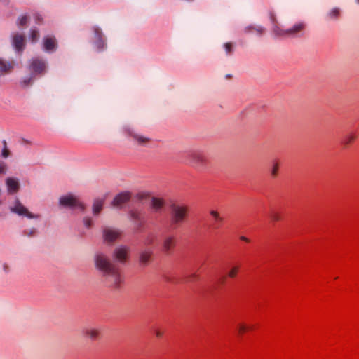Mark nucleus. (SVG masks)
Returning <instances> with one entry per match:
<instances>
[{"instance_id": "ea45409f", "label": "nucleus", "mask_w": 359, "mask_h": 359, "mask_svg": "<svg viewBox=\"0 0 359 359\" xmlns=\"http://www.w3.org/2000/svg\"><path fill=\"white\" fill-rule=\"evenodd\" d=\"M32 79H25L22 81L24 86H27L30 83Z\"/></svg>"}, {"instance_id": "ddd939ff", "label": "nucleus", "mask_w": 359, "mask_h": 359, "mask_svg": "<svg viewBox=\"0 0 359 359\" xmlns=\"http://www.w3.org/2000/svg\"><path fill=\"white\" fill-rule=\"evenodd\" d=\"M114 257L121 262H125L128 257V249L125 247L118 248L114 252Z\"/></svg>"}, {"instance_id": "7ed1b4c3", "label": "nucleus", "mask_w": 359, "mask_h": 359, "mask_svg": "<svg viewBox=\"0 0 359 359\" xmlns=\"http://www.w3.org/2000/svg\"><path fill=\"white\" fill-rule=\"evenodd\" d=\"M185 161L196 168H203L208 164L206 156L198 151H191L186 154Z\"/></svg>"}, {"instance_id": "4c0bfd02", "label": "nucleus", "mask_w": 359, "mask_h": 359, "mask_svg": "<svg viewBox=\"0 0 359 359\" xmlns=\"http://www.w3.org/2000/svg\"><path fill=\"white\" fill-rule=\"evenodd\" d=\"M34 18H35V21L36 23L41 22V16L39 14H38V13L35 14Z\"/></svg>"}, {"instance_id": "f8f14e48", "label": "nucleus", "mask_w": 359, "mask_h": 359, "mask_svg": "<svg viewBox=\"0 0 359 359\" xmlns=\"http://www.w3.org/2000/svg\"><path fill=\"white\" fill-rule=\"evenodd\" d=\"M13 44L17 51H22L25 46L24 36L22 34H15L13 39Z\"/></svg>"}, {"instance_id": "412c9836", "label": "nucleus", "mask_w": 359, "mask_h": 359, "mask_svg": "<svg viewBox=\"0 0 359 359\" xmlns=\"http://www.w3.org/2000/svg\"><path fill=\"white\" fill-rule=\"evenodd\" d=\"M240 268L241 265L239 264L233 265L227 273L228 277L230 278H236L240 271Z\"/></svg>"}, {"instance_id": "79ce46f5", "label": "nucleus", "mask_w": 359, "mask_h": 359, "mask_svg": "<svg viewBox=\"0 0 359 359\" xmlns=\"http://www.w3.org/2000/svg\"><path fill=\"white\" fill-rule=\"evenodd\" d=\"M35 230H32L30 233H28V236H31L34 233Z\"/></svg>"}, {"instance_id": "b1692460", "label": "nucleus", "mask_w": 359, "mask_h": 359, "mask_svg": "<svg viewBox=\"0 0 359 359\" xmlns=\"http://www.w3.org/2000/svg\"><path fill=\"white\" fill-rule=\"evenodd\" d=\"M132 137L134 138L135 140L137 141V142L139 144H144L149 142V139L147 137H145L141 135L138 134H132Z\"/></svg>"}, {"instance_id": "4468645a", "label": "nucleus", "mask_w": 359, "mask_h": 359, "mask_svg": "<svg viewBox=\"0 0 359 359\" xmlns=\"http://www.w3.org/2000/svg\"><path fill=\"white\" fill-rule=\"evenodd\" d=\"M8 191L10 194L15 193L18 191L20 185L18 181L14 178H8L6 180Z\"/></svg>"}, {"instance_id": "4be33fe9", "label": "nucleus", "mask_w": 359, "mask_h": 359, "mask_svg": "<svg viewBox=\"0 0 359 359\" xmlns=\"http://www.w3.org/2000/svg\"><path fill=\"white\" fill-rule=\"evenodd\" d=\"M164 205V202L162 199L158 198H152L151 199V207L156 211L159 210L162 208Z\"/></svg>"}, {"instance_id": "72a5a7b5", "label": "nucleus", "mask_w": 359, "mask_h": 359, "mask_svg": "<svg viewBox=\"0 0 359 359\" xmlns=\"http://www.w3.org/2000/svg\"><path fill=\"white\" fill-rule=\"evenodd\" d=\"M224 48H225V50L227 52V53H230L232 50V45L230 43H226L224 45Z\"/></svg>"}, {"instance_id": "f257e3e1", "label": "nucleus", "mask_w": 359, "mask_h": 359, "mask_svg": "<svg viewBox=\"0 0 359 359\" xmlns=\"http://www.w3.org/2000/svg\"><path fill=\"white\" fill-rule=\"evenodd\" d=\"M96 268L102 273L104 284L111 288L116 289L123 283L120 269L112 264L103 253H97L95 257Z\"/></svg>"}, {"instance_id": "393cba45", "label": "nucleus", "mask_w": 359, "mask_h": 359, "mask_svg": "<svg viewBox=\"0 0 359 359\" xmlns=\"http://www.w3.org/2000/svg\"><path fill=\"white\" fill-rule=\"evenodd\" d=\"M237 328H238V332L239 334H243L245 332L251 330L252 329V327L248 325L245 323H239L238 325Z\"/></svg>"}, {"instance_id": "c03bdc74", "label": "nucleus", "mask_w": 359, "mask_h": 359, "mask_svg": "<svg viewBox=\"0 0 359 359\" xmlns=\"http://www.w3.org/2000/svg\"><path fill=\"white\" fill-rule=\"evenodd\" d=\"M357 1L359 3V0H357Z\"/></svg>"}, {"instance_id": "6ab92c4d", "label": "nucleus", "mask_w": 359, "mask_h": 359, "mask_svg": "<svg viewBox=\"0 0 359 359\" xmlns=\"http://www.w3.org/2000/svg\"><path fill=\"white\" fill-rule=\"evenodd\" d=\"M210 215L215 221V227H218L219 224L223 222V217L217 211L213 210L210 212Z\"/></svg>"}, {"instance_id": "2eb2a0df", "label": "nucleus", "mask_w": 359, "mask_h": 359, "mask_svg": "<svg viewBox=\"0 0 359 359\" xmlns=\"http://www.w3.org/2000/svg\"><path fill=\"white\" fill-rule=\"evenodd\" d=\"M44 49L47 51L53 50L56 47V41L53 37L47 36L43 40Z\"/></svg>"}, {"instance_id": "37998d69", "label": "nucleus", "mask_w": 359, "mask_h": 359, "mask_svg": "<svg viewBox=\"0 0 359 359\" xmlns=\"http://www.w3.org/2000/svg\"><path fill=\"white\" fill-rule=\"evenodd\" d=\"M258 31H259L260 33H262L263 29H262V28H260Z\"/></svg>"}, {"instance_id": "cd10ccee", "label": "nucleus", "mask_w": 359, "mask_h": 359, "mask_svg": "<svg viewBox=\"0 0 359 359\" xmlns=\"http://www.w3.org/2000/svg\"><path fill=\"white\" fill-rule=\"evenodd\" d=\"M271 219L273 222H278L281 219V215L277 212H273L271 215Z\"/></svg>"}, {"instance_id": "7c9ffc66", "label": "nucleus", "mask_w": 359, "mask_h": 359, "mask_svg": "<svg viewBox=\"0 0 359 359\" xmlns=\"http://www.w3.org/2000/svg\"><path fill=\"white\" fill-rule=\"evenodd\" d=\"M94 32H95V34L96 38L98 40H100V42L102 43L103 41H102V32H101V30L98 27H95L94 28Z\"/></svg>"}, {"instance_id": "6e6552de", "label": "nucleus", "mask_w": 359, "mask_h": 359, "mask_svg": "<svg viewBox=\"0 0 359 359\" xmlns=\"http://www.w3.org/2000/svg\"><path fill=\"white\" fill-rule=\"evenodd\" d=\"M30 69L36 74H42L46 69V64L42 60L34 59L30 64Z\"/></svg>"}, {"instance_id": "bb28decb", "label": "nucleus", "mask_w": 359, "mask_h": 359, "mask_svg": "<svg viewBox=\"0 0 359 359\" xmlns=\"http://www.w3.org/2000/svg\"><path fill=\"white\" fill-rule=\"evenodd\" d=\"M39 38V33L36 29H32L30 34V40L32 42H35Z\"/></svg>"}, {"instance_id": "a878e982", "label": "nucleus", "mask_w": 359, "mask_h": 359, "mask_svg": "<svg viewBox=\"0 0 359 359\" xmlns=\"http://www.w3.org/2000/svg\"><path fill=\"white\" fill-rule=\"evenodd\" d=\"M340 11L338 8H333L329 13L328 17L330 19H336L339 16Z\"/></svg>"}, {"instance_id": "f03ea898", "label": "nucleus", "mask_w": 359, "mask_h": 359, "mask_svg": "<svg viewBox=\"0 0 359 359\" xmlns=\"http://www.w3.org/2000/svg\"><path fill=\"white\" fill-rule=\"evenodd\" d=\"M189 208L184 204H172L170 207V220L172 225L183 223L188 215Z\"/></svg>"}, {"instance_id": "0eeeda50", "label": "nucleus", "mask_w": 359, "mask_h": 359, "mask_svg": "<svg viewBox=\"0 0 359 359\" xmlns=\"http://www.w3.org/2000/svg\"><path fill=\"white\" fill-rule=\"evenodd\" d=\"M130 193L128 191L122 192L118 194L112 201V206L121 208L130 198Z\"/></svg>"}, {"instance_id": "423d86ee", "label": "nucleus", "mask_w": 359, "mask_h": 359, "mask_svg": "<svg viewBox=\"0 0 359 359\" xmlns=\"http://www.w3.org/2000/svg\"><path fill=\"white\" fill-rule=\"evenodd\" d=\"M11 210L19 215L26 216L29 218L37 217L36 215H34L29 212V210L18 201H16L15 205L11 208Z\"/></svg>"}, {"instance_id": "58836bf2", "label": "nucleus", "mask_w": 359, "mask_h": 359, "mask_svg": "<svg viewBox=\"0 0 359 359\" xmlns=\"http://www.w3.org/2000/svg\"><path fill=\"white\" fill-rule=\"evenodd\" d=\"M240 240H241L243 241H245L246 243H250V240L248 238H247V237H245L244 236H241L240 237Z\"/></svg>"}, {"instance_id": "c756f323", "label": "nucleus", "mask_w": 359, "mask_h": 359, "mask_svg": "<svg viewBox=\"0 0 359 359\" xmlns=\"http://www.w3.org/2000/svg\"><path fill=\"white\" fill-rule=\"evenodd\" d=\"M130 215L133 219H135L137 221L141 220V214L136 210L132 211Z\"/></svg>"}, {"instance_id": "dca6fc26", "label": "nucleus", "mask_w": 359, "mask_h": 359, "mask_svg": "<svg viewBox=\"0 0 359 359\" xmlns=\"http://www.w3.org/2000/svg\"><path fill=\"white\" fill-rule=\"evenodd\" d=\"M83 332L85 336L93 340L97 339L100 336V330L94 327L86 328L83 330Z\"/></svg>"}, {"instance_id": "a211bd4d", "label": "nucleus", "mask_w": 359, "mask_h": 359, "mask_svg": "<svg viewBox=\"0 0 359 359\" xmlns=\"http://www.w3.org/2000/svg\"><path fill=\"white\" fill-rule=\"evenodd\" d=\"M13 66L12 63L5 62L0 60V74L9 72L13 69Z\"/></svg>"}, {"instance_id": "c9c22d12", "label": "nucleus", "mask_w": 359, "mask_h": 359, "mask_svg": "<svg viewBox=\"0 0 359 359\" xmlns=\"http://www.w3.org/2000/svg\"><path fill=\"white\" fill-rule=\"evenodd\" d=\"M84 224L86 227L90 228L92 226V220L90 218H86Z\"/></svg>"}, {"instance_id": "aec40b11", "label": "nucleus", "mask_w": 359, "mask_h": 359, "mask_svg": "<svg viewBox=\"0 0 359 359\" xmlns=\"http://www.w3.org/2000/svg\"><path fill=\"white\" fill-rule=\"evenodd\" d=\"M280 168V163L278 160H274L272 162V168L271 170V176L272 178H276L278 175V171Z\"/></svg>"}, {"instance_id": "2f4dec72", "label": "nucleus", "mask_w": 359, "mask_h": 359, "mask_svg": "<svg viewBox=\"0 0 359 359\" xmlns=\"http://www.w3.org/2000/svg\"><path fill=\"white\" fill-rule=\"evenodd\" d=\"M27 17L26 15H23L21 18H19L18 21V25L19 26H24L27 23Z\"/></svg>"}, {"instance_id": "a19ab883", "label": "nucleus", "mask_w": 359, "mask_h": 359, "mask_svg": "<svg viewBox=\"0 0 359 359\" xmlns=\"http://www.w3.org/2000/svg\"><path fill=\"white\" fill-rule=\"evenodd\" d=\"M270 18L271 20V21L275 23L276 22V17H275V15L273 13H271L270 14Z\"/></svg>"}, {"instance_id": "9d476101", "label": "nucleus", "mask_w": 359, "mask_h": 359, "mask_svg": "<svg viewBox=\"0 0 359 359\" xmlns=\"http://www.w3.org/2000/svg\"><path fill=\"white\" fill-rule=\"evenodd\" d=\"M121 236V232L118 230L113 229H105L104 230V237L105 241L111 242L116 240Z\"/></svg>"}, {"instance_id": "39448f33", "label": "nucleus", "mask_w": 359, "mask_h": 359, "mask_svg": "<svg viewBox=\"0 0 359 359\" xmlns=\"http://www.w3.org/2000/svg\"><path fill=\"white\" fill-rule=\"evenodd\" d=\"M60 203L63 206L72 208H79L81 210H83L85 208L84 205L81 203L77 198L71 194L61 197L60 199Z\"/></svg>"}, {"instance_id": "9b49d317", "label": "nucleus", "mask_w": 359, "mask_h": 359, "mask_svg": "<svg viewBox=\"0 0 359 359\" xmlns=\"http://www.w3.org/2000/svg\"><path fill=\"white\" fill-rule=\"evenodd\" d=\"M357 137L358 134L355 131H351L344 136L341 143L344 148H346L355 142Z\"/></svg>"}, {"instance_id": "c85d7f7f", "label": "nucleus", "mask_w": 359, "mask_h": 359, "mask_svg": "<svg viewBox=\"0 0 359 359\" xmlns=\"http://www.w3.org/2000/svg\"><path fill=\"white\" fill-rule=\"evenodd\" d=\"M3 144H4V149L2 151V156L4 158H7L9 156V151L7 149V144L5 140L3 141Z\"/></svg>"}, {"instance_id": "e433bc0d", "label": "nucleus", "mask_w": 359, "mask_h": 359, "mask_svg": "<svg viewBox=\"0 0 359 359\" xmlns=\"http://www.w3.org/2000/svg\"><path fill=\"white\" fill-rule=\"evenodd\" d=\"M155 334L157 337L161 338L163 335V331H162L159 329H157L155 330Z\"/></svg>"}, {"instance_id": "473e14b6", "label": "nucleus", "mask_w": 359, "mask_h": 359, "mask_svg": "<svg viewBox=\"0 0 359 359\" xmlns=\"http://www.w3.org/2000/svg\"><path fill=\"white\" fill-rule=\"evenodd\" d=\"M155 240V236L153 235L148 236L144 241L145 245H151L153 243L154 241Z\"/></svg>"}, {"instance_id": "1a4fd4ad", "label": "nucleus", "mask_w": 359, "mask_h": 359, "mask_svg": "<svg viewBox=\"0 0 359 359\" xmlns=\"http://www.w3.org/2000/svg\"><path fill=\"white\" fill-rule=\"evenodd\" d=\"M175 246V238L174 236H168L165 238L163 242L162 250L165 253H169Z\"/></svg>"}, {"instance_id": "20e7f679", "label": "nucleus", "mask_w": 359, "mask_h": 359, "mask_svg": "<svg viewBox=\"0 0 359 359\" xmlns=\"http://www.w3.org/2000/svg\"><path fill=\"white\" fill-rule=\"evenodd\" d=\"M305 28V24L299 22L294 25L292 28L286 30H283L278 26H275L273 28V32L276 35L279 36H287L290 35H295L299 32H302Z\"/></svg>"}, {"instance_id": "f3484780", "label": "nucleus", "mask_w": 359, "mask_h": 359, "mask_svg": "<svg viewBox=\"0 0 359 359\" xmlns=\"http://www.w3.org/2000/svg\"><path fill=\"white\" fill-rule=\"evenodd\" d=\"M152 251L150 250H146L142 251L140 255V262L141 264H147L151 257Z\"/></svg>"}, {"instance_id": "5701e85b", "label": "nucleus", "mask_w": 359, "mask_h": 359, "mask_svg": "<svg viewBox=\"0 0 359 359\" xmlns=\"http://www.w3.org/2000/svg\"><path fill=\"white\" fill-rule=\"evenodd\" d=\"M104 204V199H96L93 203V212L94 214H98L102 209Z\"/></svg>"}, {"instance_id": "f704fd0d", "label": "nucleus", "mask_w": 359, "mask_h": 359, "mask_svg": "<svg viewBox=\"0 0 359 359\" xmlns=\"http://www.w3.org/2000/svg\"><path fill=\"white\" fill-rule=\"evenodd\" d=\"M6 169V165L4 163L0 161V174L4 173Z\"/></svg>"}]
</instances>
